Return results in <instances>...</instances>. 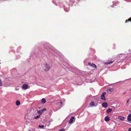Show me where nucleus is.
Returning a JSON list of instances; mask_svg holds the SVG:
<instances>
[{
	"mask_svg": "<svg viewBox=\"0 0 131 131\" xmlns=\"http://www.w3.org/2000/svg\"><path fill=\"white\" fill-rule=\"evenodd\" d=\"M127 120L129 121H131V114H130L128 115Z\"/></svg>",
	"mask_w": 131,
	"mask_h": 131,
	"instance_id": "nucleus-10",
	"label": "nucleus"
},
{
	"mask_svg": "<svg viewBox=\"0 0 131 131\" xmlns=\"http://www.w3.org/2000/svg\"><path fill=\"white\" fill-rule=\"evenodd\" d=\"M112 109L109 108L106 110V112L107 113H109L112 111Z\"/></svg>",
	"mask_w": 131,
	"mask_h": 131,
	"instance_id": "nucleus-13",
	"label": "nucleus"
},
{
	"mask_svg": "<svg viewBox=\"0 0 131 131\" xmlns=\"http://www.w3.org/2000/svg\"><path fill=\"white\" fill-rule=\"evenodd\" d=\"M38 127L39 128H42L44 127V126L43 125H42L41 126L39 125Z\"/></svg>",
	"mask_w": 131,
	"mask_h": 131,
	"instance_id": "nucleus-19",
	"label": "nucleus"
},
{
	"mask_svg": "<svg viewBox=\"0 0 131 131\" xmlns=\"http://www.w3.org/2000/svg\"><path fill=\"white\" fill-rule=\"evenodd\" d=\"M45 70L46 71H47L49 70L50 69V65H48L47 64H45Z\"/></svg>",
	"mask_w": 131,
	"mask_h": 131,
	"instance_id": "nucleus-1",
	"label": "nucleus"
},
{
	"mask_svg": "<svg viewBox=\"0 0 131 131\" xmlns=\"http://www.w3.org/2000/svg\"><path fill=\"white\" fill-rule=\"evenodd\" d=\"M28 85L26 84H24L23 85V88L24 89H26L28 88Z\"/></svg>",
	"mask_w": 131,
	"mask_h": 131,
	"instance_id": "nucleus-8",
	"label": "nucleus"
},
{
	"mask_svg": "<svg viewBox=\"0 0 131 131\" xmlns=\"http://www.w3.org/2000/svg\"><path fill=\"white\" fill-rule=\"evenodd\" d=\"M105 121L106 122H107L109 121L110 120V118L109 116H106L104 118Z\"/></svg>",
	"mask_w": 131,
	"mask_h": 131,
	"instance_id": "nucleus-7",
	"label": "nucleus"
},
{
	"mask_svg": "<svg viewBox=\"0 0 131 131\" xmlns=\"http://www.w3.org/2000/svg\"><path fill=\"white\" fill-rule=\"evenodd\" d=\"M128 131H131V128H129L128 129Z\"/></svg>",
	"mask_w": 131,
	"mask_h": 131,
	"instance_id": "nucleus-23",
	"label": "nucleus"
},
{
	"mask_svg": "<svg viewBox=\"0 0 131 131\" xmlns=\"http://www.w3.org/2000/svg\"><path fill=\"white\" fill-rule=\"evenodd\" d=\"M106 94V93L105 92H104L101 95V99L102 100H106L105 96V95Z\"/></svg>",
	"mask_w": 131,
	"mask_h": 131,
	"instance_id": "nucleus-3",
	"label": "nucleus"
},
{
	"mask_svg": "<svg viewBox=\"0 0 131 131\" xmlns=\"http://www.w3.org/2000/svg\"><path fill=\"white\" fill-rule=\"evenodd\" d=\"M46 108H43L42 110L38 111L37 112L39 115H41L44 111H46Z\"/></svg>",
	"mask_w": 131,
	"mask_h": 131,
	"instance_id": "nucleus-2",
	"label": "nucleus"
},
{
	"mask_svg": "<svg viewBox=\"0 0 131 131\" xmlns=\"http://www.w3.org/2000/svg\"><path fill=\"white\" fill-rule=\"evenodd\" d=\"M113 62V61H110V62H108L105 63V64L106 65H107V64H109L111 63H112Z\"/></svg>",
	"mask_w": 131,
	"mask_h": 131,
	"instance_id": "nucleus-17",
	"label": "nucleus"
},
{
	"mask_svg": "<svg viewBox=\"0 0 131 131\" xmlns=\"http://www.w3.org/2000/svg\"><path fill=\"white\" fill-rule=\"evenodd\" d=\"M2 84L1 80L0 79V86H1L2 85Z\"/></svg>",
	"mask_w": 131,
	"mask_h": 131,
	"instance_id": "nucleus-20",
	"label": "nucleus"
},
{
	"mask_svg": "<svg viewBox=\"0 0 131 131\" xmlns=\"http://www.w3.org/2000/svg\"><path fill=\"white\" fill-rule=\"evenodd\" d=\"M41 102L43 104L45 103L46 102V100L44 98H42L41 99Z\"/></svg>",
	"mask_w": 131,
	"mask_h": 131,
	"instance_id": "nucleus-12",
	"label": "nucleus"
},
{
	"mask_svg": "<svg viewBox=\"0 0 131 131\" xmlns=\"http://www.w3.org/2000/svg\"><path fill=\"white\" fill-rule=\"evenodd\" d=\"M102 105L103 107H106L108 106V104L106 102L103 103H102Z\"/></svg>",
	"mask_w": 131,
	"mask_h": 131,
	"instance_id": "nucleus-5",
	"label": "nucleus"
},
{
	"mask_svg": "<svg viewBox=\"0 0 131 131\" xmlns=\"http://www.w3.org/2000/svg\"><path fill=\"white\" fill-rule=\"evenodd\" d=\"M65 129L64 128H62L61 129H60L59 130V131H65Z\"/></svg>",
	"mask_w": 131,
	"mask_h": 131,
	"instance_id": "nucleus-21",
	"label": "nucleus"
},
{
	"mask_svg": "<svg viewBox=\"0 0 131 131\" xmlns=\"http://www.w3.org/2000/svg\"><path fill=\"white\" fill-rule=\"evenodd\" d=\"M119 118L121 120H124L125 119V118L121 116H119Z\"/></svg>",
	"mask_w": 131,
	"mask_h": 131,
	"instance_id": "nucleus-15",
	"label": "nucleus"
},
{
	"mask_svg": "<svg viewBox=\"0 0 131 131\" xmlns=\"http://www.w3.org/2000/svg\"><path fill=\"white\" fill-rule=\"evenodd\" d=\"M130 100L131 101V99H129V100H128L127 101V103H128L129 101Z\"/></svg>",
	"mask_w": 131,
	"mask_h": 131,
	"instance_id": "nucleus-22",
	"label": "nucleus"
},
{
	"mask_svg": "<svg viewBox=\"0 0 131 131\" xmlns=\"http://www.w3.org/2000/svg\"><path fill=\"white\" fill-rule=\"evenodd\" d=\"M88 64L89 66L92 67L93 68H96V66L95 64H94L93 63H89Z\"/></svg>",
	"mask_w": 131,
	"mask_h": 131,
	"instance_id": "nucleus-4",
	"label": "nucleus"
},
{
	"mask_svg": "<svg viewBox=\"0 0 131 131\" xmlns=\"http://www.w3.org/2000/svg\"><path fill=\"white\" fill-rule=\"evenodd\" d=\"M86 131H88V130H87Z\"/></svg>",
	"mask_w": 131,
	"mask_h": 131,
	"instance_id": "nucleus-25",
	"label": "nucleus"
},
{
	"mask_svg": "<svg viewBox=\"0 0 131 131\" xmlns=\"http://www.w3.org/2000/svg\"><path fill=\"white\" fill-rule=\"evenodd\" d=\"M128 21H130L131 22V17L128 19V20H126L125 22V23H126Z\"/></svg>",
	"mask_w": 131,
	"mask_h": 131,
	"instance_id": "nucleus-16",
	"label": "nucleus"
},
{
	"mask_svg": "<svg viewBox=\"0 0 131 131\" xmlns=\"http://www.w3.org/2000/svg\"><path fill=\"white\" fill-rule=\"evenodd\" d=\"M40 117V116L39 115H38L36 116H35L34 117V119H37L38 118H39Z\"/></svg>",
	"mask_w": 131,
	"mask_h": 131,
	"instance_id": "nucleus-18",
	"label": "nucleus"
},
{
	"mask_svg": "<svg viewBox=\"0 0 131 131\" xmlns=\"http://www.w3.org/2000/svg\"><path fill=\"white\" fill-rule=\"evenodd\" d=\"M62 102H60V104L61 105H62Z\"/></svg>",
	"mask_w": 131,
	"mask_h": 131,
	"instance_id": "nucleus-24",
	"label": "nucleus"
},
{
	"mask_svg": "<svg viewBox=\"0 0 131 131\" xmlns=\"http://www.w3.org/2000/svg\"><path fill=\"white\" fill-rule=\"evenodd\" d=\"M95 103L94 102L92 101L90 103V105L91 106H94Z\"/></svg>",
	"mask_w": 131,
	"mask_h": 131,
	"instance_id": "nucleus-9",
	"label": "nucleus"
},
{
	"mask_svg": "<svg viewBox=\"0 0 131 131\" xmlns=\"http://www.w3.org/2000/svg\"><path fill=\"white\" fill-rule=\"evenodd\" d=\"M16 105L17 106L19 105L20 104V102L19 101H17L16 102Z\"/></svg>",
	"mask_w": 131,
	"mask_h": 131,
	"instance_id": "nucleus-14",
	"label": "nucleus"
},
{
	"mask_svg": "<svg viewBox=\"0 0 131 131\" xmlns=\"http://www.w3.org/2000/svg\"><path fill=\"white\" fill-rule=\"evenodd\" d=\"M113 91V88H111L109 89H108L107 90V92H108V91L110 92H112Z\"/></svg>",
	"mask_w": 131,
	"mask_h": 131,
	"instance_id": "nucleus-11",
	"label": "nucleus"
},
{
	"mask_svg": "<svg viewBox=\"0 0 131 131\" xmlns=\"http://www.w3.org/2000/svg\"><path fill=\"white\" fill-rule=\"evenodd\" d=\"M74 118L73 116L70 119L69 123L71 124L73 122V119H74Z\"/></svg>",
	"mask_w": 131,
	"mask_h": 131,
	"instance_id": "nucleus-6",
	"label": "nucleus"
}]
</instances>
